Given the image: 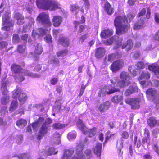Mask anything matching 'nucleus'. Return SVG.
I'll use <instances>...</instances> for the list:
<instances>
[{"label":"nucleus","mask_w":159,"mask_h":159,"mask_svg":"<svg viewBox=\"0 0 159 159\" xmlns=\"http://www.w3.org/2000/svg\"><path fill=\"white\" fill-rule=\"evenodd\" d=\"M134 13L129 12L127 14L123 16L118 15L116 17L114 21L116 27V33L118 35H121L127 33L130 29V23L135 17Z\"/></svg>","instance_id":"1"},{"label":"nucleus","mask_w":159,"mask_h":159,"mask_svg":"<svg viewBox=\"0 0 159 159\" xmlns=\"http://www.w3.org/2000/svg\"><path fill=\"white\" fill-rule=\"evenodd\" d=\"M36 3L39 8L46 10H55L61 7L58 2L53 0H37Z\"/></svg>","instance_id":"2"},{"label":"nucleus","mask_w":159,"mask_h":159,"mask_svg":"<svg viewBox=\"0 0 159 159\" xmlns=\"http://www.w3.org/2000/svg\"><path fill=\"white\" fill-rule=\"evenodd\" d=\"M9 82L8 81L6 78L2 80L1 83V92L3 95L1 99V102L2 104H6L8 102L9 96L8 93V91L7 90V86L8 85Z\"/></svg>","instance_id":"3"},{"label":"nucleus","mask_w":159,"mask_h":159,"mask_svg":"<svg viewBox=\"0 0 159 159\" xmlns=\"http://www.w3.org/2000/svg\"><path fill=\"white\" fill-rule=\"evenodd\" d=\"M11 69L12 72L15 74L20 72H25V75L29 76L32 78H39L41 77L40 74L33 73L28 70H25L22 69L21 67L18 65L14 64H12L11 66Z\"/></svg>","instance_id":"4"},{"label":"nucleus","mask_w":159,"mask_h":159,"mask_svg":"<svg viewBox=\"0 0 159 159\" xmlns=\"http://www.w3.org/2000/svg\"><path fill=\"white\" fill-rule=\"evenodd\" d=\"M151 17V9L150 7L147 8V12L146 17H142L138 19L133 25V28L135 30H138L143 27L145 23L146 19H149Z\"/></svg>","instance_id":"5"},{"label":"nucleus","mask_w":159,"mask_h":159,"mask_svg":"<svg viewBox=\"0 0 159 159\" xmlns=\"http://www.w3.org/2000/svg\"><path fill=\"white\" fill-rule=\"evenodd\" d=\"M11 12L9 11L6 12L5 14L2 17L3 23L4 26L2 29L6 31L10 30V27L13 26L14 23L12 22L9 17Z\"/></svg>","instance_id":"6"},{"label":"nucleus","mask_w":159,"mask_h":159,"mask_svg":"<svg viewBox=\"0 0 159 159\" xmlns=\"http://www.w3.org/2000/svg\"><path fill=\"white\" fill-rule=\"evenodd\" d=\"M124 66L125 62L123 59H117L111 63L109 68L112 73H115L121 69Z\"/></svg>","instance_id":"7"},{"label":"nucleus","mask_w":159,"mask_h":159,"mask_svg":"<svg viewBox=\"0 0 159 159\" xmlns=\"http://www.w3.org/2000/svg\"><path fill=\"white\" fill-rule=\"evenodd\" d=\"M36 21L46 26H50L52 25L48 14L46 13H40L37 17Z\"/></svg>","instance_id":"8"},{"label":"nucleus","mask_w":159,"mask_h":159,"mask_svg":"<svg viewBox=\"0 0 159 159\" xmlns=\"http://www.w3.org/2000/svg\"><path fill=\"white\" fill-rule=\"evenodd\" d=\"M120 91V89L118 88L114 87L110 89L108 86H105L100 89L98 93V96L99 97H101L102 96H105L106 94L109 95Z\"/></svg>","instance_id":"9"},{"label":"nucleus","mask_w":159,"mask_h":159,"mask_svg":"<svg viewBox=\"0 0 159 159\" xmlns=\"http://www.w3.org/2000/svg\"><path fill=\"white\" fill-rule=\"evenodd\" d=\"M140 99L138 98H128L125 99L126 103L131 105V108L133 110L139 109L140 107Z\"/></svg>","instance_id":"10"},{"label":"nucleus","mask_w":159,"mask_h":159,"mask_svg":"<svg viewBox=\"0 0 159 159\" xmlns=\"http://www.w3.org/2000/svg\"><path fill=\"white\" fill-rule=\"evenodd\" d=\"M146 97L149 100H155L157 96V92L155 89L150 88L146 91Z\"/></svg>","instance_id":"11"},{"label":"nucleus","mask_w":159,"mask_h":159,"mask_svg":"<svg viewBox=\"0 0 159 159\" xmlns=\"http://www.w3.org/2000/svg\"><path fill=\"white\" fill-rule=\"evenodd\" d=\"M84 146L81 144H78L76 146V153L77 155V157H74L72 159H84V156L82 155V151Z\"/></svg>","instance_id":"12"},{"label":"nucleus","mask_w":159,"mask_h":159,"mask_svg":"<svg viewBox=\"0 0 159 159\" xmlns=\"http://www.w3.org/2000/svg\"><path fill=\"white\" fill-rule=\"evenodd\" d=\"M49 126L43 124L40 128L37 137L38 139L40 140L46 134L49 130Z\"/></svg>","instance_id":"13"},{"label":"nucleus","mask_w":159,"mask_h":159,"mask_svg":"<svg viewBox=\"0 0 159 159\" xmlns=\"http://www.w3.org/2000/svg\"><path fill=\"white\" fill-rule=\"evenodd\" d=\"M47 31V30L42 28L38 29L36 31L33 30L32 33V36L33 38L35 39L37 37L38 38L39 36H42L45 35Z\"/></svg>","instance_id":"14"},{"label":"nucleus","mask_w":159,"mask_h":159,"mask_svg":"<svg viewBox=\"0 0 159 159\" xmlns=\"http://www.w3.org/2000/svg\"><path fill=\"white\" fill-rule=\"evenodd\" d=\"M110 105L109 101H107L101 103L98 106V109L100 113H103L109 109Z\"/></svg>","instance_id":"15"},{"label":"nucleus","mask_w":159,"mask_h":159,"mask_svg":"<svg viewBox=\"0 0 159 159\" xmlns=\"http://www.w3.org/2000/svg\"><path fill=\"white\" fill-rule=\"evenodd\" d=\"M58 152V151H55L54 148H49L48 151H45L44 150H40L39 152V154L41 156H51L53 154H55Z\"/></svg>","instance_id":"16"},{"label":"nucleus","mask_w":159,"mask_h":159,"mask_svg":"<svg viewBox=\"0 0 159 159\" xmlns=\"http://www.w3.org/2000/svg\"><path fill=\"white\" fill-rule=\"evenodd\" d=\"M106 51L105 49L102 47H99L95 50V56L97 59L102 58L105 55Z\"/></svg>","instance_id":"17"},{"label":"nucleus","mask_w":159,"mask_h":159,"mask_svg":"<svg viewBox=\"0 0 159 159\" xmlns=\"http://www.w3.org/2000/svg\"><path fill=\"white\" fill-rule=\"evenodd\" d=\"M149 70L152 71L155 75H159V65L154 63L148 66Z\"/></svg>","instance_id":"18"},{"label":"nucleus","mask_w":159,"mask_h":159,"mask_svg":"<svg viewBox=\"0 0 159 159\" xmlns=\"http://www.w3.org/2000/svg\"><path fill=\"white\" fill-rule=\"evenodd\" d=\"M103 9L105 12L109 15H111L114 12V9L110 4L107 1L104 4Z\"/></svg>","instance_id":"19"},{"label":"nucleus","mask_w":159,"mask_h":159,"mask_svg":"<svg viewBox=\"0 0 159 159\" xmlns=\"http://www.w3.org/2000/svg\"><path fill=\"white\" fill-rule=\"evenodd\" d=\"M138 87L136 85H131L129 86L125 92V95L126 96H128L130 94L138 92Z\"/></svg>","instance_id":"20"},{"label":"nucleus","mask_w":159,"mask_h":159,"mask_svg":"<svg viewBox=\"0 0 159 159\" xmlns=\"http://www.w3.org/2000/svg\"><path fill=\"white\" fill-rule=\"evenodd\" d=\"M113 31L112 29H107L103 30L100 34L101 38H107L112 35Z\"/></svg>","instance_id":"21"},{"label":"nucleus","mask_w":159,"mask_h":159,"mask_svg":"<svg viewBox=\"0 0 159 159\" xmlns=\"http://www.w3.org/2000/svg\"><path fill=\"white\" fill-rule=\"evenodd\" d=\"M134 43L132 39H129L127 40L126 43L123 44L122 46V49H125L126 51L131 50L133 47Z\"/></svg>","instance_id":"22"},{"label":"nucleus","mask_w":159,"mask_h":159,"mask_svg":"<svg viewBox=\"0 0 159 159\" xmlns=\"http://www.w3.org/2000/svg\"><path fill=\"white\" fill-rule=\"evenodd\" d=\"M34 19L33 18H31L30 19V22L28 24L25 25L23 26L22 32L25 33L28 31L32 28L34 25Z\"/></svg>","instance_id":"23"},{"label":"nucleus","mask_w":159,"mask_h":159,"mask_svg":"<svg viewBox=\"0 0 159 159\" xmlns=\"http://www.w3.org/2000/svg\"><path fill=\"white\" fill-rule=\"evenodd\" d=\"M14 17L17 20V24L18 25H20L24 23V17L21 14L16 13L15 14Z\"/></svg>","instance_id":"24"},{"label":"nucleus","mask_w":159,"mask_h":159,"mask_svg":"<svg viewBox=\"0 0 159 159\" xmlns=\"http://www.w3.org/2000/svg\"><path fill=\"white\" fill-rule=\"evenodd\" d=\"M52 20L53 25L55 27H57L61 23L62 21V19L61 16H56L53 17Z\"/></svg>","instance_id":"25"},{"label":"nucleus","mask_w":159,"mask_h":159,"mask_svg":"<svg viewBox=\"0 0 159 159\" xmlns=\"http://www.w3.org/2000/svg\"><path fill=\"white\" fill-rule=\"evenodd\" d=\"M25 72H20L14 75V78L18 82H20L23 81L25 79L24 75H25Z\"/></svg>","instance_id":"26"},{"label":"nucleus","mask_w":159,"mask_h":159,"mask_svg":"<svg viewBox=\"0 0 159 159\" xmlns=\"http://www.w3.org/2000/svg\"><path fill=\"white\" fill-rule=\"evenodd\" d=\"M148 125L150 127H153L157 124V122L156 118L153 116L150 117L147 121Z\"/></svg>","instance_id":"27"},{"label":"nucleus","mask_w":159,"mask_h":159,"mask_svg":"<svg viewBox=\"0 0 159 159\" xmlns=\"http://www.w3.org/2000/svg\"><path fill=\"white\" fill-rule=\"evenodd\" d=\"M102 144L99 143H97L94 149L95 154L98 157H100L101 155Z\"/></svg>","instance_id":"28"},{"label":"nucleus","mask_w":159,"mask_h":159,"mask_svg":"<svg viewBox=\"0 0 159 159\" xmlns=\"http://www.w3.org/2000/svg\"><path fill=\"white\" fill-rule=\"evenodd\" d=\"M59 43L64 47H68L69 44V39L66 37H61L59 39Z\"/></svg>","instance_id":"29"},{"label":"nucleus","mask_w":159,"mask_h":159,"mask_svg":"<svg viewBox=\"0 0 159 159\" xmlns=\"http://www.w3.org/2000/svg\"><path fill=\"white\" fill-rule=\"evenodd\" d=\"M123 99L122 95H115L111 98V101L114 103H118L122 101Z\"/></svg>","instance_id":"30"},{"label":"nucleus","mask_w":159,"mask_h":159,"mask_svg":"<svg viewBox=\"0 0 159 159\" xmlns=\"http://www.w3.org/2000/svg\"><path fill=\"white\" fill-rule=\"evenodd\" d=\"M27 124V121L24 119H20L16 123V125L20 128H23Z\"/></svg>","instance_id":"31"},{"label":"nucleus","mask_w":159,"mask_h":159,"mask_svg":"<svg viewBox=\"0 0 159 159\" xmlns=\"http://www.w3.org/2000/svg\"><path fill=\"white\" fill-rule=\"evenodd\" d=\"M150 74L149 72L143 71L141 74L139 76L138 79L139 80H141L143 79L148 80L150 78Z\"/></svg>","instance_id":"32"},{"label":"nucleus","mask_w":159,"mask_h":159,"mask_svg":"<svg viewBox=\"0 0 159 159\" xmlns=\"http://www.w3.org/2000/svg\"><path fill=\"white\" fill-rule=\"evenodd\" d=\"M18 106V103L17 100L13 101L10 107L9 111L12 112L17 108Z\"/></svg>","instance_id":"33"},{"label":"nucleus","mask_w":159,"mask_h":159,"mask_svg":"<svg viewBox=\"0 0 159 159\" xmlns=\"http://www.w3.org/2000/svg\"><path fill=\"white\" fill-rule=\"evenodd\" d=\"M21 89L20 88H16L13 92L12 95V97L14 98H17L19 97L20 94H21Z\"/></svg>","instance_id":"34"},{"label":"nucleus","mask_w":159,"mask_h":159,"mask_svg":"<svg viewBox=\"0 0 159 159\" xmlns=\"http://www.w3.org/2000/svg\"><path fill=\"white\" fill-rule=\"evenodd\" d=\"M110 133L111 131L110 130L107 131V132H106V136L105 138V140L104 141L105 143H107L110 139H115V138L113 137L115 135H116V134L114 133L112 134H110Z\"/></svg>","instance_id":"35"},{"label":"nucleus","mask_w":159,"mask_h":159,"mask_svg":"<svg viewBox=\"0 0 159 159\" xmlns=\"http://www.w3.org/2000/svg\"><path fill=\"white\" fill-rule=\"evenodd\" d=\"M120 77L121 80L127 81V80L129 78V74L127 72L122 71L120 74Z\"/></svg>","instance_id":"36"},{"label":"nucleus","mask_w":159,"mask_h":159,"mask_svg":"<svg viewBox=\"0 0 159 159\" xmlns=\"http://www.w3.org/2000/svg\"><path fill=\"white\" fill-rule=\"evenodd\" d=\"M44 120V119L43 117L39 118L38 120L32 124V126L34 128H37L40 125L42 124Z\"/></svg>","instance_id":"37"},{"label":"nucleus","mask_w":159,"mask_h":159,"mask_svg":"<svg viewBox=\"0 0 159 159\" xmlns=\"http://www.w3.org/2000/svg\"><path fill=\"white\" fill-rule=\"evenodd\" d=\"M61 104L60 102L57 101L55 102V105L54 106L53 108V111L55 112H59L61 109Z\"/></svg>","instance_id":"38"},{"label":"nucleus","mask_w":159,"mask_h":159,"mask_svg":"<svg viewBox=\"0 0 159 159\" xmlns=\"http://www.w3.org/2000/svg\"><path fill=\"white\" fill-rule=\"evenodd\" d=\"M21 104H23L27 99L26 94L25 93H22L21 94L18 98Z\"/></svg>","instance_id":"39"},{"label":"nucleus","mask_w":159,"mask_h":159,"mask_svg":"<svg viewBox=\"0 0 159 159\" xmlns=\"http://www.w3.org/2000/svg\"><path fill=\"white\" fill-rule=\"evenodd\" d=\"M97 128L93 127L90 129H89L88 131V137L90 138L94 136L96 134Z\"/></svg>","instance_id":"40"},{"label":"nucleus","mask_w":159,"mask_h":159,"mask_svg":"<svg viewBox=\"0 0 159 159\" xmlns=\"http://www.w3.org/2000/svg\"><path fill=\"white\" fill-rule=\"evenodd\" d=\"M127 83V86L130 84L129 81H126L123 80H120L118 82V86L120 88H123L125 87V84Z\"/></svg>","instance_id":"41"},{"label":"nucleus","mask_w":159,"mask_h":159,"mask_svg":"<svg viewBox=\"0 0 159 159\" xmlns=\"http://www.w3.org/2000/svg\"><path fill=\"white\" fill-rule=\"evenodd\" d=\"M21 41L22 43L25 44L26 43L27 39H28L29 43H30L31 41L30 38H29L28 35L27 34H23L21 36Z\"/></svg>","instance_id":"42"},{"label":"nucleus","mask_w":159,"mask_h":159,"mask_svg":"<svg viewBox=\"0 0 159 159\" xmlns=\"http://www.w3.org/2000/svg\"><path fill=\"white\" fill-rule=\"evenodd\" d=\"M42 46L40 44H38L35 47L34 53L37 55H39L42 53Z\"/></svg>","instance_id":"43"},{"label":"nucleus","mask_w":159,"mask_h":159,"mask_svg":"<svg viewBox=\"0 0 159 159\" xmlns=\"http://www.w3.org/2000/svg\"><path fill=\"white\" fill-rule=\"evenodd\" d=\"M147 11H146V9L145 8H142L139 12L137 15V17L139 18L142 17L145 15H146V13H147Z\"/></svg>","instance_id":"44"},{"label":"nucleus","mask_w":159,"mask_h":159,"mask_svg":"<svg viewBox=\"0 0 159 159\" xmlns=\"http://www.w3.org/2000/svg\"><path fill=\"white\" fill-rule=\"evenodd\" d=\"M66 126V125H62L59 123H55L53 124L52 127L56 129H60Z\"/></svg>","instance_id":"45"},{"label":"nucleus","mask_w":159,"mask_h":159,"mask_svg":"<svg viewBox=\"0 0 159 159\" xmlns=\"http://www.w3.org/2000/svg\"><path fill=\"white\" fill-rule=\"evenodd\" d=\"M135 66L137 69L138 70L143 69L145 67L144 63L142 61L138 62Z\"/></svg>","instance_id":"46"},{"label":"nucleus","mask_w":159,"mask_h":159,"mask_svg":"<svg viewBox=\"0 0 159 159\" xmlns=\"http://www.w3.org/2000/svg\"><path fill=\"white\" fill-rule=\"evenodd\" d=\"M56 138V141L55 142V143L57 145L61 143V141L60 139V135L57 133H55L54 134L53 137Z\"/></svg>","instance_id":"47"},{"label":"nucleus","mask_w":159,"mask_h":159,"mask_svg":"<svg viewBox=\"0 0 159 159\" xmlns=\"http://www.w3.org/2000/svg\"><path fill=\"white\" fill-rule=\"evenodd\" d=\"M67 51L66 50L59 51L57 53V56L58 57L65 56L67 53Z\"/></svg>","instance_id":"48"},{"label":"nucleus","mask_w":159,"mask_h":159,"mask_svg":"<svg viewBox=\"0 0 159 159\" xmlns=\"http://www.w3.org/2000/svg\"><path fill=\"white\" fill-rule=\"evenodd\" d=\"M8 45L7 42L2 41L0 42V50H2L7 48Z\"/></svg>","instance_id":"49"},{"label":"nucleus","mask_w":159,"mask_h":159,"mask_svg":"<svg viewBox=\"0 0 159 159\" xmlns=\"http://www.w3.org/2000/svg\"><path fill=\"white\" fill-rule=\"evenodd\" d=\"M26 47L25 45H19L18 47V51L19 53H22L25 51Z\"/></svg>","instance_id":"50"},{"label":"nucleus","mask_w":159,"mask_h":159,"mask_svg":"<svg viewBox=\"0 0 159 159\" xmlns=\"http://www.w3.org/2000/svg\"><path fill=\"white\" fill-rule=\"evenodd\" d=\"M50 64H57L59 63L58 59L55 57H53V58L50 60L49 61Z\"/></svg>","instance_id":"51"},{"label":"nucleus","mask_w":159,"mask_h":159,"mask_svg":"<svg viewBox=\"0 0 159 159\" xmlns=\"http://www.w3.org/2000/svg\"><path fill=\"white\" fill-rule=\"evenodd\" d=\"M70 155L69 150H65L62 159H69Z\"/></svg>","instance_id":"52"},{"label":"nucleus","mask_w":159,"mask_h":159,"mask_svg":"<svg viewBox=\"0 0 159 159\" xmlns=\"http://www.w3.org/2000/svg\"><path fill=\"white\" fill-rule=\"evenodd\" d=\"M58 81L57 78L53 77H52L50 80L51 84L52 85H55L57 84Z\"/></svg>","instance_id":"53"},{"label":"nucleus","mask_w":159,"mask_h":159,"mask_svg":"<svg viewBox=\"0 0 159 159\" xmlns=\"http://www.w3.org/2000/svg\"><path fill=\"white\" fill-rule=\"evenodd\" d=\"M44 40L48 43H50L52 42V38L50 35H47L44 38Z\"/></svg>","instance_id":"54"},{"label":"nucleus","mask_w":159,"mask_h":159,"mask_svg":"<svg viewBox=\"0 0 159 159\" xmlns=\"http://www.w3.org/2000/svg\"><path fill=\"white\" fill-rule=\"evenodd\" d=\"M20 40L19 36L18 34H14L13 35L12 41L14 43H16L19 42Z\"/></svg>","instance_id":"55"},{"label":"nucleus","mask_w":159,"mask_h":159,"mask_svg":"<svg viewBox=\"0 0 159 159\" xmlns=\"http://www.w3.org/2000/svg\"><path fill=\"white\" fill-rule=\"evenodd\" d=\"M152 85L155 88L158 87L159 86V80L157 79L153 80Z\"/></svg>","instance_id":"56"},{"label":"nucleus","mask_w":159,"mask_h":159,"mask_svg":"<svg viewBox=\"0 0 159 159\" xmlns=\"http://www.w3.org/2000/svg\"><path fill=\"white\" fill-rule=\"evenodd\" d=\"M154 20L157 24H159V11L154 13Z\"/></svg>","instance_id":"57"},{"label":"nucleus","mask_w":159,"mask_h":159,"mask_svg":"<svg viewBox=\"0 0 159 159\" xmlns=\"http://www.w3.org/2000/svg\"><path fill=\"white\" fill-rule=\"evenodd\" d=\"M121 136L124 139H127L129 137V133L125 131H124L121 134Z\"/></svg>","instance_id":"58"},{"label":"nucleus","mask_w":159,"mask_h":159,"mask_svg":"<svg viewBox=\"0 0 159 159\" xmlns=\"http://www.w3.org/2000/svg\"><path fill=\"white\" fill-rule=\"evenodd\" d=\"M113 42V39L111 38L104 41V43L106 45H111Z\"/></svg>","instance_id":"59"},{"label":"nucleus","mask_w":159,"mask_h":159,"mask_svg":"<svg viewBox=\"0 0 159 159\" xmlns=\"http://www.w3.org/2000/svg\"><path fill=\"white\" fill-rule=\"evenodd\" d=\"M80 9V6L76 5H71L70 9L72 11H75L79 10Z\"/></svg>","instance_id":"60"},{"label":"nucleus","mask_w":159,"mask_h":159,"mask_svg":"<svg viewBox=\"0 0 159 159\" xmlns=\"http://www.w3.org/2000/svg\"><path fill=\"white\" fill-rule=\"evenodd\" d=\"M23 139V136L22 135H20L17 136L16 142L18 144H20L22 143Z\"/></svg>","instance_id":"61"},{"label":"nucleus","mask_w":159,"mask_h":159,"mask_svg":"<svg viewBox=\"0 0 159 159\" xmlns=\"http://www.w3.org/2000/svg\"><path fill=\"white\" fill-rule=\"evenodd\" d=\"M88 36L87 33H85L82 35L80 38V39L81 42H83L84 40L87 39Z\"/></svg>","instance_id":"62"},{"label":"nucleus","mask_w":159,"mask_h":159,"mask_svg":"<svg viewBox=\"0 0 159 159\" xmlns=\"http://www.w3.org/2000/svg\"><path fill=\"white\" fill-rule=\"evenodd\" d=\"M143 159H152V157L149 152L144 155L143 157Z\"/></svg>","instance_id":"63"},{"label":"nucleus","mask_w":159,"mask_h":159,"mask_svg":"<svg viewBox=\"0 0 159 159\" xmlns=\"http://www.w3.org/2000/svg\"><path fill=\"white\" fill-rule=\"evenodd\" d=\"M153 149L159 156V147L158 145L155 144L153 145Z\"/></svg>","instance_id":"64"}]
</instances>
